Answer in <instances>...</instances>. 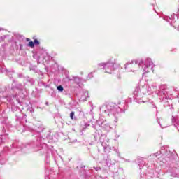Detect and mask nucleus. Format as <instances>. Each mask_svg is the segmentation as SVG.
I'll list each match as a JSON object with an SVG mask.
<instances>
[{
    "label": "nucleus",
    "mask_w": 179,
    "mask_h": 179,
    "mask_svg": "<svg viewBox=\"0 0 179 179\" xmlns=\"http://www.w3.org/2000/svg\"><path fill=\"white\" fill-rule=\"evenodd\" d=\"M126 110L127 103L124 102L118 104L110 103H104L100 107L101 113L99 114V120L96 121L95 124H92V128L97 129V127H101L103 131L110 132L112 129L111 124L106 120L104 115L108 117L113 115V117H115V122H117V115L120 114V113H124Z\"/></svg>",
    "instance_id": "obj_1"
},
{
    "label": "nucleus",
    "mask_w": 179,
    "mask_h": 179,
    "mask_svg": "<svg viewBox=\"0 0 179 179\" xmlns=\"http://www.w3.org/2000/svg\"><path fill=\"white\" fill-rule=\"evenodd\" d=\"M151 156L157 157L159 162H162V163H166V162H167L169 164V168L168 170L169 176L171 177H178L179 160H177V157H178L177 153L171 152L169 148H166L165 147H162L161 150L150 155V157H151Z\"/></svg>",
    "instance_id": "obj_2"
},
{
    "label": "nucleus",
    "mask_w": 179,
    "mask_h": 179,
    "mask_svg": "<svg viewBox=\"0 0 179 179\" xmlns=\"http://www.w3.org/2000/svg\"><path fill=\"white\" fill-rule=\"evenodd\" d=\"M158 96L161 103H163L164 107H168L171 111L174 110L173 107V99L170 97V89L166 85H161L158 91Z\"/></svg>",
    "instance_id": "obj_3"
},
{
    "label": "nucleus",
    "mask_w": 179,
    "mask_h": 179,
    "mask_svg": "<svg viewBox=\"0 0 179 179\" xmlns=\"http://www.w3.org/2000/svg\"><path fill=\"white\" fill-rule=\"evenodd\" d=\"M15 122H16L15 128L19 132L33 131V129L30 126L26 124H27V115L24 113L22 110H20V113L15 114Z\"/></svg>",
    "instance_id": "obj_4"
},
{
    "label": "nucleus",
    "mask_w": 179,
    "mask_h": 179,
    "mask_svg": "<svg viewBox=\"0 0 179 179\" xmlns=\"http://www.w3.org/2000/svg\"><path fill=\"white\" fill-rule=\"evenodd\" d=\"M146 93L152 94V90L150 87L145 85L141 87L137 86L133 92V99L136 103H146L148 101H145L146 99Z\"/></svg>",
    "instance_id": "obj_5"
},
{
    "label": "nucleus",
    "mask_w": 179,
    "mask_h": 179,
    "mask_svg": "<svg viewBox=\"0 0 179 179\" xmlns=\"http://www.w3.org/2000/svg\"><path fill=\"white\" fill-rule=\"evenodd\" d=\"M0 124L4 125L2 129V134H0V145H2V143H5L9 141L8 133H6V129H5V127L9 129L13 127L10 122L8 121V115H6L5 110L0 115Z\"/></svg>",
    "instance_id": "obj_6"
},
{
    "label": "nucleus",
    "mask_w": 179,
    "mask_h": 179,
    "mask_svg": "<svg viewBox=\"0 0 179 179\" xmlns=\"http://www.w3.org/2000/svg\"><path fill=\"white\" fill-rule=\"evenodd\" d=\"M34 136H35L36 140L34 142L30 143L29 145L30 146H31V148H34V149H35L36 152H38V150H41V149H43L44 146H47V144L45 143H43V142L41 141L42 136L40 131H34Z\"/></svg>",
    "instance_id": "obj_7"
},
{
    "label": "nucleus",
    "mask_w": 179,
    "mask_h": 179,
    "mask_svg": "<svg viewBox=\"0 0 179 179\" xmlns=\"http://www.w3.org/2000/svg\"><path fill=\"white\" fill-rule=\"evenodd\" d=\"M33 58L36 59L38 64H40V58H43L45 62L48 64H49L50 61L52 59V57L48 54L47 50L44 49L38 50L36 54L33 55Z\"/></svg>",
    "instance_id": "obj_8"
},
{
    "label": "nucleus",
    "mask_w": 179,
    "mask_h": 179,
    "mask_svg": "<svg viewBox=\"0 0 179 179\" xmlns=\"http://www.w3.org/2000/svg\"><path fill=\"white\" fill-rule=\"evenodd\" d=\"M6 100L10 104H13V100L17 101L20 106H28L29 98L27 96L20 97L18 94L10 95L6 96Z\"/></svg>",
    "instance_id": "obj_9"
},
{
    "label": "nucleus",
    "mask_w": 179,
    "mask_h": 179,
    "mask_svg": "<svg viewBox=\"0 0 179 179\" xmlns=\"http://www.w3.org/2000/svg\"><path fill=\"white\" fill-rule=\"evenodd\" d=\"M99 66H103V69L106 70V73H114V71L120 68V64L113 62L110 61L107 62L106 63H100Z\"/></svg>",
    "instance_id": "obj_10"
},
{
    "label": "nucleus",
    "mask_w": 179,
    "mask_h": 179,
    "mask_svg": "<svg viewBox=\"0 0 179 179\" xmlns=\"http://www.w3.org/2000/svg\"><path fill=\"white\" fill-rule=\"evenodd\" d=\"M101 146L103 148V151L106 153H110L111 152H115V153L117 155V156L120 157V150L118 148H115L114 147L110 146V139L106 138L103 139L101 143Z\"/></svg>",
    "instance_id": "obj_11"
},
{
    "label": "nucleus",
    "mask_w": 179,
    "mask_h": 179,
    "mask_svg": "<svg viewBox=\"0 0 179 179\" xmlns=\"http://www.w3.org/2000/svg\"><path fill=\"white\" fill-rule=\"evenodd\" d=\"M143 64L145 65V68L143 69L144 72L143 73V76H145V73H148V72H149L148 68H150L151 71H152L153 68H155V64L150 58H147L145 62L143 60H141L138 63V66H142Z\"/></svg>",
    "instance_id": "obj_12"
},
{
    "label": "nucleus",
    "mask_w": 179,
    "mask_h": 179,
    "mask_svg": "<svg viewBox=\"0 0 179 179\" xmlns=\"http://www.w3.org/2000/svg\"><path fill=\"white\" fill-rule=\"evenodd\" d=\"M26 148V145L19 141H15L11 145V148H10L9 151L10 152L11 155L16 153V152H19V150H22Z\"/></svg>",
    "instance_id": "obj_13"
},
{
    "label": "nucleus",
    "mask_w": 179,
    "mask_h": 179,
    "mask_svg": "<svg viewBox=\"0 0 179 179\" xmlns=\"http://www.w3.org/2000/svg\"><path fill=\"white\" fill-rule=\"evenodd\" d=\"M76 97L80 103H85L89 99V92L86 90H80L76 94Z\"/></svg>",
    "instance_id": "obj_14"
},
{
    "label": "nucleus",
    "mask_w": 179,
    "mask_h": 179,
    "mask_svg": "<svg viewBox=\"0 0 179 179\" xmlns=\"http://www.w3.org/2000/svg\"><path fill=\"white\" fill-rule=\"evenodd\" d=\"M135 66V64H134V61L128 62L124 65V69L126 72H135V70H134V67Z\"/></svg>",
    "instance_id": "obj_15"
},
{
    "label": "nucleus",
    "mask_w": 179,
    "mask_h": 179,
    "mask_svg": "<svg viewBox=\"0 0 179 179\" xmlns=\"http://www.w3.org/2000/svg\"><path fill=\"white\" fill-rule=\"evenodd\" d=\"M95 130L96 131H95V134L94 135L95 141H99V142L102 143L104 140H103L101 137L105 138L104 139H107V136L106 134H100V133H99V131H97V129Z\"/></svg>",
    "instance_id": "obj_16"
},
{
    "label": "nucleus",
    "mask_w": 179,
    "mask_h": 179,
    "mask_svg": "<svg viewBox=\"0 0 179 179\" xmlns=\"http://www.w3.org/2000/svg\"><path fill=\"white\" fill-rule=\"evenodd\" d=\"M30 71H33L35 72V73H38V75H41V76H44V73L43 71H40L38 68H37V66L31 64L29 66Z\"/></svg>",
    "instance_id": "obj_17"
},
{
    "label": "nucleus",
    "mask_w": 179,
    "mask_h": 179,
    "mask_svg": "<svg viewBox=\"0 0 179 179\" xmlns=\"http://www.w3.org/2000/svg\"><path fill=\"white\" fill-rule=\"evenodd\" d=\"M48 141L49 143H52L53 142H57V139H55V136L54 134H51V133L48 134L45 138H43V141Z\"/></svg>",
    "instance_id": "obj_18"
},
{
    "label": "nucleus",
    "mask_w": 179,
    "mask_h": 179,
    "mask_svg": "<svg viewBox=\"0 0 179 179\" xmlns=\"http://www.w3.org/2000/svg\"><path fill=\"white\" fill-rule=\"evenodd\" d=\"M136 163L139 166L140 170L145 167V161H143V157H139L137 159Z\"/></svg>",
    "instance_id": "obj_19"
},
{
    "label": "nucleus",
    "mask_w": 179,
    "mask_h": 179,
    "mask_svg": "<svg viewBox=\"0 0 179 179\" xmlns=\"http://www.w3.org/2000/svg\"><path fill=\"white\" fill-rule=\"evenodd\" d=\"M0 72H1V73H3V72H6L7 73H15V70H8L6 69V67L4 66L0 68Z\"/></svg>",
    "instance_id": "obj_20"
},
{
    "label": "nucleus",
    "mask_w": 179,
    "mask_h": 179,
    "mask_svg": "<svg viewBox=\"0 0 179 179\" xmlns=\"http://www.w3.org/2000/svg\"><path fill=\"white\" fill-rule=\"evenodd\" d=\"M13 89H17V90H19L20 92H23L24 87L22 83H17L15 85V87H13Z\"/></svg>",
    "instance_id": "obj_21"
},
{
    "label": "nucleus",
    "mask_w": 179,
    "mask_h": 179,
    "mask_svg": "<svg viewBox=\"0 0 179 179\" xmlns=\"http://www.w3.org/2000/svg\"><path fill=\"white\" fill-rule=\"evenodd\" d=\"M48 153H51L52 155H53V156H55V155H57V150L48 149L47 150L46 159H50V155H48Z\"/></svg>",
    "instance_id": "obj_22"
},
{
    "label": "nucleus",
    "mask_w": 179,
    "mask_h": 179,
    "mask_svg": "<svg viewBox=\"0 0 179 179\" xmlns=\"http://www.w3.org/2000/svg\"><path fill=\"white\" fill-rule=\"evenodd\" d=\"M17 110H19V113H20V108H19L17 106H15V103H13L11 105V111H13V113H15V111H17Z\"/></svg>",
    "instance_id": "obj_23"
},
{
    "label": "nucleus",
    "mask_w": 179,
    "mask_h": 179,
    "mask_svg": "<svg viewBox=\"0 0 179 179\" xmlns=\"http://www.w3.org/2000/svg\"><path fill=\"white\" fill-rule=\"evenodd\" d=\"M26 79H27V82H29V83H30L31 85V86H33L34 85V83H36V81L34 80V79L29 77V76H27L25 77Z\"/></svg>",
    "instance_id": "obj_24"
},
{
    "label": "nucleus",
    "mask_w": 179,
    "mask_h": 179,
    "mask_svg": "<svg viewBox=\"0 0 179 179\" xmlns=\"http://www.w3.org/2000/svg\"><path fill=\"white\" fill-rule=\"evenodd\" d=\"M73 79L74 82L76 83H77V85H79V83H80V82H82V79L78 76L73 77Z\"/></svg>",
    "instance_id": "obj_25"
},
{
    "label": "nucleus",
    "mask_w": 179,
    "mask_h": 179,
    "mask_svg": "<svg viewBox=\"0 0 179 179\" xmlns=\"http://www.w3.org/2000/svg\"><path fill=\"white\" fill-rule=\"evenodd\" d=\"M106 162V164L108 167L111 166V159L108 158V156H107V159H104Z\"/></svg>",
    "instance_id": "obj_26"
},
{
    "label": "nucleus",
    "mask_w": 179,
    "mask_h": 179,
    "mask_svg": "<svg viewBox=\"0 0 179 179\" xmlns=\"http://www.w3.org/2000/svg\"><path fill=\"white\" fill-rule=\"evenodd\" d=\"M70 118H71V120H74V121H77L78 117H75V112L74 111L71 112Z\"/></svg>",
    "instance_id": "obj_27"
},
{
    "label": "nucleus",
    "mask_w": 179,
    "mask_h": 179,
    "mask_svg": "<svg viewBox=\"0 0 179 179\" xmlns=\"http://www.w3.org/2000/svg\"><path fill=\"white\" fill-rule=\"evenodd\" d=\"M88 127H90V124L89 123H85L84 124V127H83L81 132H85V131H86V129H87Z\"/></svg>",
    "instance_id": "obj_28"
},
{
    "label": "nucleus",
    "mask_w": 179,
    "mask_h": 179,
    "mask_svg": "<svg viewBox=\"0 0 179 179\" xmlns=\"http://www.w3.org/2000/svg\"><path fill=\"white\" fill-rule=\"evenodd\" d=\"M151 106L152 108H155L156 115H157V113H159V110H157V107H156V105L153 102H151Z\"/></svg>",
    "instance_id": "obj_29"
},
{
    "label": "nucleus",
    "mask_w": 179,
    "mask_h": 179,
    "mask_svg": "<svg viewBox=\"0 0 179 179\" xmlns=\"http://www.w3.org/2000/svg\"><path fill=\"white\" fill-rule=\"evenodd\" d=\"M27 111H29V113H31V114H33V113H34V108L33 107H28L27 108Z\"/></svg>",
    "instance_id": "obj_30"
},
{
    "label": "nucleus",
    "mask_w": 179,
    "mask_h": 179,
    "mask_svg": "<svg viewBox=\"0 0 179 179\" xmlns=\"http://www.w3.org/2000/svg\"><path fill=\"white\" fill-rule=\"evenodd\" d=\"M27 46L31 47L33 48V47H34V42L33 41H29L27 44Z\"/></svg>",
    "instance_id": "obj_31"
},
{
    "label": "nucleus",
    "mask_w": 179,
    "mask_h": 179,
    "mask_svg": "<svg viewBox=\"0 0 179 179\" xmlns=\"http://www.w3.org/2000/svg\"><path fill=\"white\" fill-rule=\"evenodd\" d=\"M57 90L58 92H64V87L62 85L57 86Z\"/></svg>",
    "instance_id": "obj_32"
},
{
    "label": "nucleus",
    "mask_w": 179,
    "mask_h": 179,
    "mask_svg": "<svg viewBox=\"0 0 179 179\" xmlns=\"http://www.w3.org/2000/svg\"><path fill=\"white\" fill-rule=\"evenodd\" d=\"M6 38V35H4L3 36H0V43H2V41H5Z\"/></svg>",
    "instance_id": "obj_33"
},
{
    "label": "nucleus",
    "mask_w": 179,
    "mask_h": 179,
    "mask_svg": "<svg viewBox=\"0 0 179 179\" xmlns=\"http://www.w3.org/2000/svg\"><path fill=\"white\" fill-rule=\"evenodd\" d=\"M38 44H40V41H38V40H37V39H34V45H38Z\"/></svg>",
    "instance_id": "obj_34"
},
{
    "label": "nucleus",
    "mask_w": 179,
    "mask_h": 179,
    "mask_svg": "<svg viewBox=\"0 0 179 179\" xmlns=\"http://www.w3.org/2000/svg\"><path fill=\"white\" fill-rule=\"evenodd\" d=\"M140 179H146V175L145 173H141Z\"/></svg>",
    "instance_id": "obj_35"
},
{
    "label": "nucleus",
    "mask_w": 179,
    "mask_h": 179,
    "mask_svg": "<svg viewBox=\"0 0 179 179\" xmlns=\"http://www.w3.org/2000/svg\"><path fill=\"white\" fill-rule=\"evenodd\" d=\"M157 122L161 128H166L165 126H162V124L160 123V120H159V119H157Z\"/></svg>",
    "instance_id": "obj_36"
},
{
    "label": "nucleus",
    "mask_w": 179,
    "mask_h": 179,
    "mask_svg": "<svg viewBox=\"0 0 179 179\" xmlns=\"http://www.w3.org/2000/svg\"><path fill=\"white\" fill-rule=\"evenodd\" d=\"M6 163V160L3 159V161H0V164H5Z\"/></svg>",
    "instance_id": "obj_37"
},
{
    "label": "nucleus",
    "mask_w": 179,
    "mask_h": 179,
    "mask_svg": "<svg viewBox=\"0 0 179 179\" xmlns=\"http://www.w3.org/2000/svg\"><path fill=\"white\" fill-rule=\"evenodd\" d=\"M94 170H96V171H99V170H101V167H94Z\"/></svg>",
    "instance_id": "obj_38"
},
{
    "label": "nucleus",
    "mask_w": 179,
    "mask_h": 179,
    "mask_svg": "<svg viewBox=\"0 0 179 179\" xmlns=\"http://www.w3.org/2000/svg\"><path fill=\"white\" fill-rule=\"evenodd\" d=\"M18 78H24L23 74L22 73H18Z\"/></svg>",
    "instance_id": "obj_39"
},
{
    "label": "nucleus",
    "mask_w": 179,
    "mask_h": 179,
    "mask_svg": "<svg viewBox=\"0 0 179 179\" xmlns=\"http://www.w3.org/2000/svg\"><path fill=\"white\" fill-rule=\"evenodd\" d=\"M173 90H174L175 92H179V87H178L173 88Z\"/></svg>",
    "instance_id": "obj_40"
},
{
    "label": "nucleus",
    "mask_w": 179,
    "mask_h": 179,
    "mask_svg": "<svg viewBox=\"0 0 179 179\" xmlns=\"http://www.w3.org/2000/svg\"><path fill=\"white\" fill-rule=\"evenodd\" d=\"M20 51H22V50H23V45L20 44Z\"/></svg>",
    "instance_id": "obj_41"
},
{
    "label": "nucleus",
    "mask_w": 179,
    "mask_h": 179,
    "mask_svg": "<svg viewBox=\"0 0 179 179\" xmlns=\"http://www.w3.org/2000/svg\"><path fill=\"white\" fill-rule=\"evenodd\" d=\"M6 45H8V43H4V44L2 45V47L3 48H5L6 47Z\"/></svg>",
    "instance_id": "obj_42"
},
{
    "label": "nucleus",
    "mask_w": 179,
    "mask_h": 179,
    "mask_svg": "<svg viewBox=\"0 0 179 179\" xmlns=\"http://www.w3.org/2000/svg\"><path fill=\"white\" fill-rule=\"evenodd\" d=\"M45 69L46 72H48V67H47V66H45Z\"/></svg>",
    "instance_id": "obj_43"
},
{
    "label": "nucleus",
    "mask_w": 179,
    "mask_h": 179,
    "mask_svg": "<svg viewBox=\"0 0 179 179\" xmlns=\"http://www.w3.org/2000/svg\"><path fill=\"white\" fill-rule=\"evenodd\" d=\"M92 75H93V74H92V73H89V74H88V78H90V76L93 77Z\"/></svg>",
    "instance_id": "obj_44"
},
{
    "label": "nucleus",
    "mask_w": 179,
    "mask_h": 179,
    "mask_svg": "<svg viewBox=\"0 0 179 179\" xmlns=\"http://www.w3.org/2000/svg\"><path fill=\"white\" fill-rule=\"evenodd\" d=\"M173 17H174V15H171V17H169L170 20H173Z\"/></svg>",
    "instance_id": "obj_45"
},
{
    "label": "nucleus",
    "mask_w": 179,
    "mask_h": 179,
    "mask_svg": "<svg viewBox=\"0 0 179 179\" xmlns=\"http://www.w3.org/2000/svg\"><path fill=\"white\" fill-rule=\"evenodd\" d=\"M173 22L174 23V20H172L171 22H170L171 26H172Z\"/></svg>",
    "instance_id": "obj_46"
},
{
    "label": "nucleus",
    "mask_w": 179,
    "mask_h": 179,
    "mask_svg": "<svg viewBox=\"0 0 179 179\" xmlns=\"http://www.w3.org/2000/svg\"><path fill=\"white\" fill-rule=\"evenodd\" d=\"M134 62H135V65H138V60H135Z\"/></svg>",
    "instance_id": "obj_47"
},
{
    "label": "nucleus",
    "mask_w": 179,
    "mask_h": 179,
    "mask_svg": "<svg viewBox=\"0 0 179 179\" xmlns=\"http://www.w3.org/2000/svg\"><path fill=\"white\" fill-rule=\"evenodd\" d=\"M46 164H50V161L49 160L46 161Z\"/></svg>",
    "instance_id": "obj_48"
},
{
    "label": "nucleus",
    "mask_w": 179,
    "mask_h": 179,
    "mask_svg": "<svg viewBox=\"0 0 179 179\" xmlns=\"http://www.w3.org/2000/svg\"><path fill=\"white\" fill-rule=\"evenodd\" d=\"M45 106H50V103L48 102H45Z\"/></svg>",
    "instance_id": "obj_49"
},
{
    "label": "nucleus",
    "mask_w": 179,
    "mask_h": 179,
    "mask_svg": "<svg viewBox=\"0 0 179 179\" xmlns=\"http://www.w3.org/2000/svg\"><path fill=\"white\" fill-rule=\"evenodd\" d=\"M67 78H69V80H72V79L69 78V76H67Z\"/></svg>",
    "instance_id": "obj_50"
},
{
    "label": "nucleus",
    "mask_w": 179,
    "mask_h": 179,
    "mask_svg": "<svg viewBox=\"0 0 179 179\" xmlns=\"http://www.w3.org/2000/svg\"><path fill=\"white\" fill-rule=\"evenodd\" d=\"M27 41H29V40H30V39H29V38H27Z\"/></svg>",
    "instance_id": "obj_51"
},
{
    "label": "nucleus",
    "mask_w": 179,
    "mask_h": 179,
    "mask_svg": "<svg viewBox=\"0 0 179 179\" xmlns=\"http://www.w3.org/2000/svg\"><path fill=\"white\" fill-rule=\"evenodd\" d=\"M98 151H99V152H100V150H99V149H98Z\"/></svg>",
    "instance_id": "obj_52"
},
{
    "label": "nucleus",
    "mask_w": 179,
    "mask_h": 179,
    "mask_svg": "<svg viewBox=\"0 0 179 179\" xmlns=\"http://www.w3.org/2000/svg\"><path fill=\"white\" fill-rule=\"evenodd\" d=\"M1 30H2V29L0 28V31H1Z\"/></svg>",
    "instance_id": "obj_53"
},
{
    "label": "nucleus",
    "mask_w": 179,
    "mask_h": 179,
    "mask_svg": "<svg viewBox=\"0 0 179 179\" xmlns=\"http://www.w3.org/2000/svg\"><path fill=\"white\" fill-rule=\"evenodd\" d=\"M178 15H179V9H178Z\"/></svg>",
    "instance_id": "obj_54"
}]
</instances>
